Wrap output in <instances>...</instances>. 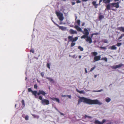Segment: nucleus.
Segmentation results:
<instances>
[{
  "label": "nucleus",
  "mask_w": 124,
  "mask_h": 124,
  "mask_svg": "<svg viewBox=\"0 0 124 124\" xmlns=\"http://www.w3.org/2000/svg\"><path fill=\"white\" fill-rule=\"evenodd\" d=\"M82 102L90 105L98 104L101 105L102 104V103L97 99L92 100L83 97L80 98L78 105L79 104Z\"/></svg>",
  "instance_id": "obj_1"
},
{
  "label": "nucleus",
  "mask_w": 124,
  "mask_h": 124,
  "mask_svg": "<svg viewBox=\"0 0 124 124\" xmlns=\"http://www.w3.org/2000/svg\"><path fill=\"white\" fill-rule=\"evenodd\" d=\"M84 31H83V33L84 35H83L81 38L82 39H85L87 38L86 41L88 42L89 43H91L92 42L91 38L90 37H89L88 35L89 34V32L88 30L86 28L84 29Z\"/></svg>",
  "instance_id": "obj_2"
},
{
  "label": "nucleus",
  "mask_w": 124,
  "mask_h": 124,
  "mask_svg": "<svg viewBox=\"0 0 124 124\" xmlns=\"http://www.w3.org/2000/svg\"><path fill=\"white\" fill-rule=\"evenodd\" d=\"M68 38L69 41L72 42L70 45V47H72L74 46L75 44V43L74 42L76 41L78 39V37H76L74 38L71 36H69L68 37Z\"/></svg>",
  "instance_id": "obj_3"
},
{
  "label": "nucleus",
  "mask_w": 124,
  "mask_h": 124,
  "mask_svg": "<svg viewBox=\"0 0 124 124\" xmlns=\"http://www.w3.org/2000/svg\"><path fill=\"white\" fill-rule=\"evenodd\" d=\"M120 2H118L116 3H109L106 6V8L108 10L110 9V6L112 7H115L116 8H118L119 7V4Z\"/></svg>",
  "instance_id": "obj_4"
},
{
  "label": "nucleus",
  "mask_w": 124,
  "mask_h": 124,
  "mask_svg": "<svg viewBox=\"0 0 124 124\" xmlns=\"http://www.w3.org/2000/svg\"><path fill=\"white\" fill-rule=\"evenodd\" d=\"M91 54L95 56L94 58V62L99 61L101 59V57L100 55L96 56L98 54L97 52H93Z\"/></svg>",
  "instance_id": "obj_5"
},
{
  "label": "nucleus",
  "mask_w": 124,
  "mask_h": 124,
  "mask_svg": "<svg viewBox=\"0 0 124 124\" xmlns=\"http://www.w3.org/2000/svg\"><path fill=\"white\" fill-rule=\"evenodd\" d=\"M55 13L60 21H62L64 19V17H63V15L62 13L57 11H55Z\"/></svg>",
  "instance_id": "obj_6"
},
{
  "label": "nucleus",
  "mask_w": 124,
  "mask_h": 124,
  "mask_svg": "<svg viewBox=\"0 0 124 124\" xmlns=\"http://www.w3.org/2000/svg\"><path fill=\"white\" fill-rule=\"evenodd\" d=\"M41 103L43 105H48L49 104V102L48 100L43 99L41 101Z\"/></svg>",
  "instance_id": "obj_7"
},
{
  "label": "nucleus",
  "mask_w": 124,
  "mask_h": 124,
  "mask_svg": "<svg viewBox=\"0 0 124 124\" xmlns=\"http://www.w3.org/2000/svg\"><path fill=\"white\" fill-rule=\"evenodd\" d=\"M55 25L57 27H59L60 29L62 31H66V27H64L62 26H59L58 24H56L53 21Z\"/></svg>",
  "instance_id": "obj_8"
},
{
  "label": "nucleus",
  "mask_w": 124,
  "mask_h": 124,
  "mask_svg": "<svg viewBox=\"0 0 124 124\" xmlns=\"http://www.w3.org/2000/svg\"><path fill=\"white\" fill-rule=\"evenodd\" d=\"M106 120L105 119L102 120V122H101L98 120H95L94 122V123L96 124H103L106 122Z\"/></svg>",
  "instance_id": "obj_9"
},
{
  "label": "nucleus",
  "mask_w": 124,
  "mask_h": 124,
  "mask_svg": "<svg viewBox=\"0 0 124 124\" xmlns=\"http://www.w3.org/2000/svg\"><path fill=\"white\" fill-rule=\"evenodd\" d=\"M46 94V93L44 91L42 90H39V92L37 93V94L39 95L40 94H42V95L45 96Z\"/></svg>",
  "instance_id": "obj_10"
},
{
  "label": "nucleus",
  "mask_w": 124,
  "mask_h": 124,
  "mask_svg": "<svg viewBox=\"0 0 124 124\" xmlns=\"http://www.w3.org/2000/svg\"><path fill=\"white\" fill-rule=\"evenodd\" d=\"M69 33L70 34H77V32L76 31L72 29H70L69 31Z\"/></svg>",
  "instance_id": "obj_11"
},
{
  "label": "nucleus",
  "mask_w": 124,
  "mask_h": 124,
  "mask_svg": "<svg viewBox=\"0 0 124 124\" xmlns=\"http://www.w3.org/2000/svg\"><path fill=\"white\" fill-rule=\"evenodd\" d=\"M74 27L78 31L81 32L83 33V31H82V29L79 27L78 25H76Z\"/></svg>",
  "instance_id": "obj_12"
},
{
  "label": "nucleus",
  "mask_w": 124,
  "mask_h": 124,
  "mask_svg": "<svg viewBox=\"0 0 124 124\" xmlns=\"http://www.w3.org/2000/svg\"><path fill=\"white\" fill-rule=\"evenodd\" d=\"M123 66V64L122 63H120L118 65H116L115 66L113 67V68L114 69H116L118 68H120Z\"/></svg>",
  "instance_id": "obj_13"
},
{
  "label": "nucleus",
  "mask_w": 124,
  "mask_h": 124,
  "mask_svg": "<svg viewBox=\"0 0 124 124\" xmlns=\"http://www.w3.org/2000/svg\"><path fill=\"white\" fill-rule=\"evenodd\" d=\"M92 4L94 6V7L95 8H97V6L99 5V4H96V1H93L92 2Z\"/></svg>",
  "instance_id": "obj_14"
},
{
  "label": "nucleus",
  "mask_w": 124,
  "mask_h": 124,
  "mask_svg": "<svg viewBox=\"0 0 124 124\" xmlns=\"http://www.w3.org/2000/svg\"><path fill=\"white\" fill-rule=\"evenodd\" d=\"M117 29L121 31L124 32V27L121 26L117 28Z\"/></svg>",
  "instance_id": "obj_15"
},
{
  "label": "nucleus",
  "mask_w": 124,
  "mask_h": 124,
  "mask_svg": "<svg viewBox=\"0 0 124 124\" xmlns=\"http://www.w3.org/2000/svg\"><path fill=\"white\" fill-rule=\"evenodd\" d=\"M22 116L25 118V120H28L29 117L28 115L25 116L24 115H22Z\"/></svg>",
  "instance_id": "obj_16"
},
{
  "label": "nucleus",
  "mask_w": 124,
  "mask_h": 124,
  "mask_svg": "<svg viewBox=\"0 0 124 124\" xmlns=\"http://www.w3.org/2000/svg\"><path fill=\"white\" fill-rule=\"evenodd\" d=\"M104 16L103 15H101V14L100 13L99 15V19L100 20H101L103 18H104Z\"/></svg>",
  "instance_id": "obj_17"
},
{
  "label": "nucleus",
  "mask_w": 124,
  "mask_h": 124,
  "mask_svg": "<svg viewBox=\"0 0 124 124\" xmlns=\"http://www.w3.org/2000/svg\"><path fill=\"white\" fill-rule=\"evenodd\" d=\"M76 91L77 92L80 93H82L84 94L85 93L84 90L80 91L78 89H76Z\"/></svg>",
  "instance_id": "obj_18"
},
{
  "label": "nucleus",
  "mask_w": 124,
  "mask_h": 124,
  "mask_svg": "<svg viewBox=\"0 0 124 124\" xmlns=\"http://www.w3.org/2000/svg\"><path fill=\"white\" fill-rule=\"evenodd\" d=\"M32 94L34 95L35 96H36V94H37V92L36 91H33L32 92Z\"/></svg>",
  "instance_id": "obj_19"
},
{
  "label": "nucleus",
  "mask_w": 124,
  "mask_h": 124,
  "mask_svg": "<svg viewBox=\"0 0 124 124\" xmlns=\"http://www.w3.org/2000/svg\"><path fill=\"white\" fill-rule=\"evenodd\" d=\"M111 0H103V2L105 4L109 3L110 2Z\"/></svg>",
  "instance_id": "obj_20"
},
{
  "label": "nucleus",
  "mask_w": 124,
  "mask_h": 124,
  "mask_svg": "<svg viewBox=\"0 0 124 124\" xmlns=\"http://www.w3.org/2000/svg\"><path fill=\"white\" fill-rule=\"evenodd\" d=\"M111 48L112 50H115L116 49V47L115 45H113L111 47Z\"/></svg>",
  "instance_id": "obj_21"
},
{
  "label": "nucleus",
  "mask_w": 124,
  "mask_h": 124,
  "mask_svg": "<svg viewBox=\"0 0 124 124\" xmlns=\"http://www.w3.org/2000/svg\"><path fill=\"white\" fill-rule=\"evenodd\" d=\"M46 78L48 79L49 81L51 82H52L53 81V79L50 78L48 77H46Z\"/></svg>",
  "instance_id": "obj_22"
},
{
  "label": "nucleus",
  "mask_w": 124,
  "mask_h": 124,
  "mask_svg": "<svg viewBox=\"0 0 124 124\" xmlns=\"http://www.w3.org/2000/svg\"><path fill=\"white\" fill-rule=\"evenodd\" d=\"M111 99L110 98H107L106 99V101L107 102H108L110 101Z\"/></svg>",
  "instance_id": "obj_23"
},
{
  "label": "nucleus",
  "mask_w": 124,
  "mask_h": 124,
  "mask_svg": "<svg viewBox=\"0 0 124 124\" xmlns=\"http://www.w3.org/2000/svg\"><path fill=\"white\" fill-rule=\"evenodd\" d=\"M101 60H104L105 62H107V59L106 57L102 58L101 59Z\"/></svg>",
  "instance_id": "obj_24"
},
{
  "label": "nucleus",
  "mask_w": 124,
  "mask_h": 124,
  "mask_svg": "<svg viewBox=\"0 0 124 124\" xmlns=\"http://www.w3.org/2000/svg\"><path fill=\"white\" fill-rule=\"evenodd\" d=\"M77 23L78 26H79L80 24V21L79 20H78L77 21Z\"/></svg>",
  "instance_id": "obj_25"
},
{
  "label": "nucleus",
  "mask_w": 124,
  "mask_h": 124,
  "mask_svg": "<svg viewBox=\"0 0 124 124\" xmlns=\"http://www.w3.org/2000/svg\"><path fill=\"white\" fill-rule=\"evenodd\" d=\"M123 36H124V34H121V36L118 38V40H119L121 39Z\"/></svg>",
  "instance_id": "obj_26"
},
{
  "label": "nucleus",
  "mask_w": 124,
  "mask_h": 124,
  "mask_svg": "<svg viewBox=\"0 0 124 124\" xmlns=\"http://www.w3.org/2000/svg\"><path fill=\"white\" fill-rule=\"evenodd\" d=\"M78 48L81 51H83V47H81L80 46H79Z\"/></svg>",
  "instance_id": "obj_27"
},
{
  "label": "nucleus",
  "mask_w": 124,
  "mask_h": 124,
  "mask_svg": "<svg viewBox=\"0 0 124 124\" xmlns=\"http://www.w3.org/2000/svg\"><path fill=\"white\" fill-rule=\"evenodd\" d=\"M50 64L48 63H47L46 64L47 67L49 69H50Z\"/></svg>",
  "instance_id": "obj_28"
},
{
  "label": "nucleus",
  "mask_w": 124,
  "mask_h": 124,
  "mask_svg": "<svg viewBox=\"0 0 124 124\" xmlns=\"http://www.w3.org/2000/svg\"><path fill=\"white\" fill-rule=\"evenodd\" d=\"M122 44V43H118L116 45L118 46H120Z\"/></svg>",
  "instance_id": "obj_29"
},
{
  "label": "nucleus",
  "mask_w": 124,
  "mask_h": 124,
  "mask_svg": "<svg viewBox=\"0 0 124 124\" xmlns=\"http://www.w3.org/2000/svg\"><path fill=\"white\" fill-rule=\"evenodd\" d=\"M84 117L85 118H86L87 117L88 118H92L91 116H88L87 115H85Z\"/></svg>",
  "instance_id": "obj_30"
},
{
  "label": "nucleus",
  "mask_w": 124,
  "mask_h": 124,
  "mask_svg": "<svg viewBox=\"0 0 124 124\" xmlns=\"http://www.w3.org/2000/svg\"><path fill=\"white\" fill-rule=\"evenodd\" d=\"M21 102L22 104V105L23 106H25V103H24V101L23 100H22Z\"/></svg>",
  "instance_id": "obj_31"
},
{
  "label": "nucleus",
  "mask_w": 124,
  "mask_h": 124,
  "mask_svg": "<svg viewBox=\"0 0 124 124\" xmlns=\"http://www.w3.org/2000/svg\"><path fill=\"white\" fill-rule=\"evenodd\" d=\"M95 66H94L93 67V68H91L90 71H92L95 68Z\"/></svg>",
  "instance_id": "obj_32"
},
{
  "label": "nucleus",
  "mask_w": 124,
  "mask_h": 124,
  "mask_svg": "<svg viewBox=\"0 0 124 124\" xmlns=\"http://www.w3.org/2000/svg\"><path fill=\"white\" fill-rule=\"evenodd\" d=\"M32 91H32V89H31V88H29L28 89V92H31L32 93Z\"/></svg>",
  "instance_id": "obj_33"
},
{
  "label": "nucleus",
  "mask_w": 124,
  "mask_h": 124,
  "mask_svg": "<svg viewBox=\"0 0 124 124\" xmlns=\"http://www.w3.org/2000/svg\"><path fill=\"white\" fill-rule=\"evenodd\" d=\"M103 90L101 89L100 90H98V91H93V92H100L101 91H102Z\"/></svg>",
  "instance_id": "obj_34"
},
{
  "label": "nucleus",
  "mask_w": 124,
  "mask_h": 124,
  "mask_svg": "<svg viewBox=\"0 0 124 124\" xmlns=\"http://www.w3.org/2000/svg\"><path fill=\"white\" fill-rule=\"evenodd\" d=\"M101 49H106V47H102L101 46L100 47Z\"/></svg>",
  "instance_id": "obj_35"
},
{
  "label": "nucleus",
  "mask_w": 124,
  "mask_h": 124,
  "mask_svg": "<svg viewBox=\"0 0 124 124\" xmlns=\"http://www.w3.org/2000/svg\"><path fill=\"white\" fill-rule=\"evenodd\" d=\"M39 99L40 100H41V101H42V100H43L42 99V97L41 96H39Z\"/></svg>",
  "instance_id": "obj_36"
},
{
  "label": "nucleus",
  "mask_w": 124,
  "mask_h": 124,
  "mask_svg": "<svg viewBox=\"0 0 124 124\" xmlns=\"http://www.w3.org/2000/svg\"><path fill=\"white\" fill-rule=\"evenodd\" d=\"M38 86L37 84H36L34 85V88H35L36 89H37V88Z\"/></svg>",
  "instance_id": "obj_37"
},
{
  "label": "nucleus",
  "mask_w": 124,
  "mask_h": 124,
  "mask_svg": "<svg viewBox=\"0 0 124 124\" xmlns=\"http://www.w3.org/2000/svg\"><path fill=\"white\" fill-rule=\"evenodd\" d=\"M55 101L58 102L59 103H60V100H59L57 98H56V100H55Z\"/></svg>",
  "instance_id": "obj_38"
},
{
  "label": "nucleus",
  "mask_w": 124,
  "mask_h": 124,
  "mask_svg": "<svg viewBox=\"0 0 124 124\" xmlns=\"http://www.w3.org/2000/svg\"><path fill=\"white\" fill-rule=\"evenodd\" d=\"M41 76L42 77H43L44 76V73L43 72H41L40 73Z\"/></svg>",
  "instance_id": "obj_39"
},
{
  "label": "nucleus",
  "mask_w": 124,
  "mask_h": 124,
  "mask_svg": "<svg viewBox=\"0 0 124 124\" xmlns=\"http://www.w3.org/2000/svg\"><path fill=\"white\" fill-rule=\"evenodd\" d=\"M98 34V33H94V34H92V36L94 35H97Z\"/></svg>",
  "instance_id": "obj_40"
},
{
  "label": "nucleus",
  "mask_w": 124,
  "mask_h": 124,
  "mask_svg": "<svg viewBox=\"0 0 124 124\" xmlns=\"http://www.w3.org/2000/svg\"><path fill=\"white\" fill-rule=\"evenodd\" d=\"M56 98H55L53 97V98H51V99L52 100L54 101H55V100H56Z\"/></svg>",
  "instance_id": "obj_41"
},
{
  "label": "nucleus",
  "mask_w": 124,
  "mask_h": 124,
  "mask_svg": "<svg viewBox=\"0 0 124 124\" xmlns=\"http://www.w3.org/2000/svg\"><path fill=\"white\" fill-rule=\"evenodd\" d=\"M30 51L32 53H34V50L32 49L30 50Z\"/></svg>",
  "instance_id": "obj_42"
},
{
  "label": "nucleus",
  "mask_w": 124,
  "mask_h": 124,
  "mask_svg": "<svg viewBox=\"0 0 124 124\" xmlns=\"http://www.w3.org/2000/svg\"><path fill=\"white\" fill-rule=\"evenodd\" d=\"M76 2L77 3H80L81 2V1L79 0H77V1Z\"/></svg>",
  "instance_id": "obj_43"
},
{
  "label": "nucleus",
  "mask_w": 124,
  "mask_h": 124,
  "mask_svg": "<svg viewBox=\"0 0 124 124\" xmlns=\"http://www.w3.org/2000/svg\"><path fill=\"white\" fill-rule=\"evenodd\" d=\"M102 0H100L99 1V5H101L100 3L102 2Z\"/></svg>",
  "instance_id": "obj_44"
},
{
  "label": "nucleus",
  "mask_w": 124,
  "mask_h": 124,
  "mask_svg": "<svg viewBox=\"0 0 124 124\" xmlns=\"http://www.w3.org/2000/svg\"><path fill=\"white\" fill-rule=\"evenodd\" d=\"M71 3L72 5H74L75 4V3L74 2H72Z\"/></svg>",
  "instance_id": "obj_45"
},
{
  "label": "nucleus",
  "mask_w": 124,
  "mask_h": 124,
  "mask_svg": "<svg viewBox=\"0 0 124 124\" xmlns=\"http://www.w3.org/2000/svg\"><path fill=\"white\" fill-rule=\"evenodd\" d=\"M67 96L70 99L71 97V96L70 95H67Z\"/></svg>",
  "instance_id": "obj_46"
},
{
  "label": "nucleus",
  "mask_w": 124,
  "mask_h": 124,
  "mask_svg": "<svg viewBox=\"0 0 124 124\" xmlns=\"http://www.w3.org/2000/svg\"><path fill=\"white\" fill-rule=\"evenodd\" d=\"M62 97H66V96H67V95H62Z\"/></svg>",
  "instance_id": "obj_47"
},
{
  "label": "nucleus",
  "mask_w": 124,
  "mask_h": 124,
  "mask_svg": "<svg viewBox=\"0 0 124 124\" xmlns=\"http://www.w3.org/2000/svg\"><path fill=\"white\" fill-rule=\"evenodd\" d=\"M84 25H85V23H83L81 25H82V26H84Z\"/></svg>",
  "instance_id": "obj_48"
},
{
  "label": "nucleus",
  "mask_w": 124,
  "mask_h": 124,
  "mask_svg": "<svg viewBox=\"0 0 124 124\" xmlns=\"http://www.w3.org/2000/svg\"><path fill=\"white\" fill-rule=\"evenodd\" d=\"M88 0H82V1H83L86 2Z\"/></svg>",
  "instance_id": "obj_49"
},
{
  "label": "nucleus",
  "mask_w": 124,
  "mask_h": 124,
  "mask_svg": "<svg viewBox=\"0 0 124 124\" xmlns=\"http://www.w3.org/2000/svg\"><path fill=\"white\" fill-rule=\"evenodd\" d=\"M78 57L79 59H80L81 58V55H79V56Z\"/></svg>",
  "instance_id": "obj_50"
},
{
  "label": "nucleus",
  "mask_w": 124,
  "mask_h": 124,
  "mask_svg": "<svg viewBox=\"0 0 124 124\" xmlns=\"http://www.w3.org/2000/svg\"><path fill=\"white\" fill-rule=\"evenodd\" d=\"M60 114H61V115H63V113H60Z\"/></svg>",
  "instance_id": "obj_51"
},
{
  "label": "nucleus",
  "mask_w": 124,
  "mask_h": 124,
  "mask_svg": "<svg viewBox=\"0 0 124 124\" xmlns=\"http://www.w3.org/2000/svg\"><path fill=\"white\" fill-rule=\"evenodd\" d=\"M85 72L86 73H87V72L86 70V69H85Z\"/></svg>",
  "instance_id": "obj_52"
},
{
  "label": "nucleus",
  "mask_w": 124,
  "mask_h": 124,
  "mask_svg": "<svg viewBox=\"0 0 124 124\" xmlns=\"http://www.w3.org/2000/svg\"><path fill=\"white\" fill-rule=\"evenodd\" d=\"M75 17H76V18H75V20L76 21V20L77 19V16H76Z\"/></svg>",
  "instance_id": "obj_53"
},
{
  "label": "nucleus",
  "mask_w": 124,
  "mask_h": 124,
  "mask_svg": "<svg viewBox=\"0 0 124 124\" xmlns=\"http://www.w3.org/2000/svg\"><path fill=\"white\" fill-rule=\"evenodd\" d=\"M119 0H114V1L115 2L116 1H118Z\"/></svg>",
  "instance_id": "obj_54"
},
{
  "label": "nucleus",
  "mask_w": 124,
  "mask_h": 124,
  "mask_svg": "<svg viewBox=\"0 0 124 124\" xmlns=\"http://www.w3.org/2000/svg\"><path fill=\"white\" fill-rule=\"evenodd\" d=\"M96 76H97L96 75H95V76H94L96 78Z\"/></svg>",
  "instance_id": "obj_55"
},
{
  "label": "nucleus",
  "mask_w": 124,
  "mask_h": 124,
  "mask_svg": "<svg viewBox=\"0 0 124 124\" xmlns=\"http://www.w3.org/2000/svg\"><path fill=\"white\" fill-rule=\"evenodd\" d=\"M112 10H113V11H115V9H112Z\"/></svg>",
  "instance_id": "obj_56"
},
{
  "label": "nucleus",
  "mask_w": 124,
  "mask_h": 124,
  "mask_svg": "<svg viewBox=\"0 0 124 124\" xmlns=\"http://www.w3.org/2000/svg\"><path fill=\"white\" fill-rule=\"evenodd\" d=\"M16 104H15V107H16Z\"/></svg>",
  "instance_id": "obj_57"
},
{
  "label": "nucleus",
  "mask_w": 124,
  "mask_h": 124,
  "mask_svg": "<svg viewBox=\"0 0 124 124\" xmlns=\"http://www.w3.org/2000/svg\"><path fill=\"white\" fill-rule=\"evenodd\" d=\"M59 24H62V23H59Z\"/></svg>",
  "instance_id": "obj_58"
},
{
  "label": "nucleus",
  "mask_w": 124,
  "mask_h": 124,
  "mask_svg": "<svg viewBox=\"0 0 124 124\" xmlns=\"http://www.w3.org/2000/svg\"><path fill=\"white\" fill-rule=\"evenodd\" d=\"M50 89V87H49V89Z\"/></svg>",
  "instance_id": "obj_59"
}]
</instances>
